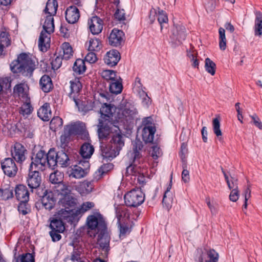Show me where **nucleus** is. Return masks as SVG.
<instances>
[{
	"label": "nucleus",
	"mask_w": 262,
	"mask_h": 262,
	"mask_svg": "<svg viewBox=\"0 0 262 262\" xmlns=\"http://www.w3.org/2000/svg\"><path fill=\"white\" fill-rule=\"evenodd\" d=\"M51 110L49 103H45L37 111V115L41 120L47 121L51 117Z\"/></svg>",
	"instance_id": "obj_28"
},
{
	"label": "nucleus",
	"mask_w": 262,
	"mask_h": 262,
	"mask_svg": "<svg viewBox=\"0 0 262 262\" xmlns=\"http://www.w3.org/2000/svg\"><path fill=\"white\" fill-rule=\"evenodd\" d=\"M23 101H25V102L20 107L19 113L24 117H27L32 113L33 108L30 104L29 98Z\"/></svg>",
	"instance_id": "obj_39"
},
{
	"label": "nucleus",
	"mask_w": 262,
	"mask_h": 262,
	"mask_svg": "<svg viewBox=\"0 0 262 262\" xmlns=\"http://www.w3.org/2000/svg\"><path fill=\"white\" fill-rule=\"evenodd\" d=\"M76 106L78 107L79 111L83 112V114L92 110L93 108V104L91 101L81 102V101L79 100L78 104L76 105Z\"/></svg>",
	"instance_id": "obj_47"
},
{
	"label": "nucleus",
	"mask_w": 262,
	"mask_h": 262,
	"mask_svg": "<svg viewBox=\"0 0 262 262\" xmlns=\"http://www.w3.org/2000/svg\"><path fill=\"white\" fill-rule=\"evenodd\" d=\"M172 194L168 192H165L163 196L162 203L167 208L171 206L172 202Z\"/></svg>",
	"instance_id": "obj_56"
},
{
	"label": "nucleus",
	"mask_w": 262,
	"mask_h": 262,
	"mask_svg": "<svg viewBox=\"0 0 262 262\" xmlns=\"http://www.w3.org/2000/svg\"><path fill=\"white\" fill-rule=\"evenodd\" d=\"M124 145L123 136L117 133L113 135L109 144L105 146H101L102 156L104 159L111 160L119 155Z\"/></svg>",
	"instance_id": "obj_3"
},
{
	"label": "nucleus",
	"mask_w": 262,
	"mask_h": 262,
	"mask_svg": "<svg viewBox=\"0 0 262 262\" xmlns=\"http://www.w3.org/2000/svg\"><path fill=\"white\" fill-rule=\"evenodd\" d=\"M124 199L126 206L135 207L142 204L144 195L141 189L137 188L127 192L125 194Z\"/></svg>",
	"instance_id": "obj_8"
},
{
	"label": "nucleus",
	"mask_w": 262,
	"mask_h": 262,
	"mask_svg": "<svg viewBox=\"0 0 262 262\" xmlns=\"http://www.w3.org/2000/svg\"><path fill=\"white\" fill-rule=\"evenodd\" d=\"M206 202L207 204L208 207L210 209V210L212 214H215L218 211V204L215 202H211L209 198H207L206 199Z\"/></svg>",
	"instance_id": "obj_61"
},
{
	"label": "nucleus",
	"mask_w": 262,
	"mask_h": 262,
	"mask_svg": "<svg viewBox=\"0 0 262 262\" xmlns=\"http://www.w3.org/2000/svg\"><path fill=\"white\" fill-rule=\"evenodd\" d=\"M222 171L224 174L225 180L226 181L229 189L230 190H231L233 189L238 188L237 179L236 178L232 176H231L229 178L223 168H222Z\"/></svg>",
	"instance_id": "obj_42"
},
{
	"label": "nucleus",
	"mask_w": 262,
	"mask_h": 262,
	"mask_svg": "<svg viewBox=\"0 0 262 262\" xmlns=\"http://www.w3.org/2000/svg\"><path fill=\"white\" fill-rule=\"evenodd\" d=\"M94 151V148L91 144L85 143L81 147L80 154L84 159H89L91 157Z\"/></svg>",
	"instance_id": "obj_35"
},
{
	"label": "nucleus",
	"mask_w": 262,
	"mask_h": 262,
	"mask_svg": "<svg viewBox=\"0 0 262 262\" xmlns=\"http://www.w3.org/2000/svg\"><path fill=\"white\" fill-rule=\"evenodd\" d=\"M158 20L161 25V30H163L164 24H167L168 17L163 10H159L158 12Z\"/></svg>",
	"instance_id": "obj_55"
},
{
	"label": "nucleus",
	"mask_w": 262,
	"mask_h": 262,
	"mask_svg": "<svg viewBox=\"0 0 262 262\" xmlns=\"http://www.w3.org/2000/svg\"><path fill=\"white\" fill-rule=\"evenodd\" d=\"M18 210L23 215L28 214L30 211V206L28 204V202H20L18 206Z\"/></svg>",
	"instance_id": "obj_57"
},
{
	"label": "nucleus",
	"mask_w": 262,
	"mask_h": 262,
	"mask_svg": "<svg viewBox=\"0 0 262 262\" xmlns=\"http://www.w3.org/2000/svg\"><path fill=\"white\" fill-rule=\"evenodd\" d=\"M70 92L69 96L70 98L73 100L76 105H78L79 93L82 88V85L78 79H75L70 81Z\"/></svg>",
	"instance_id": "obj_15"
},
{
	"label": "nucleus",
	"mask_w": 262,
	"mask_h": 262,
	"mask_svg": "<svg viewBox=\"0 0 262 262\" xmlns=\"http://www.w3.org/2000/svg\"><path fill=\"white\" fill-rule=\"evenodd\" d=\"M89 167V163L88 161L80 162L79 165H75L72 168L71 176L76 179H80L84 177L88 172V167Z\"/></svg>",
	"instance_id": "obj_16"
},
{
	"label": "nucleus",
	"mask_w": 262,
	"mask_h": 262,
	"mask_svg": "<svg viewBox=\"0 0 262 262\" xmlns=\"http://www.w3.org/2000/svg\"><path fill=\"white\" fill-rule=\"evenodd\" d=\"M88 24L93 34L100 33L103 28V21L97 16H93L89 20Z\"/></svg>",
	"instance_id": "obj_23"
},
{
	"label": "nucleus",
	"mask_w": 262,
	"mask_h": 262,
	"mask_svg": "<svg viewBox=\"0 0 262 262\" xmlns=\"http://www.w3.org/2000/svg\"><path fill=\"white\" fill-rule=\"evenodd\" d=\"M94 206V204L92 202H87L83 203L79 208L75 209L76 215L83 214L92 208Z\"/></svg>",
	"instance_id": "obj_53"
},
{
	"label": "nucleus",
	"mask_w": 262,
	"mask_h": 262,
	"mask_svg": "<svg viewBox=\"0 0 262 262\" xmlns=\"http://www.w3.org/2000/svg\"><path fill=\"white\" fill-rule=\"evenodd\" d=\"M73 70L76 74H83L86 70L84 60L81 59H77L74 63Z\"/></svg>",
	"instance_id": "obj_38"
},
{
	"label": "nucleus",
	"mask_w": 262,
	"mask_h": 262,
	"mask_svg": "<svg viewBox=\"0 0 262 262\" xmlns=\"http://www.w3.org/2000/svg\"><path fill=\"white\" fill-rule=\"evenodd\" d=\"M213 129L214 134L217 137L222 136V133L220 129V122L217 118H214L213 120Z\"/></svg>",
	"instance_id": "obj_62"
},
{
	"label": "nucleus",
	"mask_w": 262,
	"mask_h": 262,
	"mask_svg": "<svg viewBox=\"0 0 262 262\" xmlns=\"http://www.w3.org/2000/svg\"><path fill=\"white\" fill-rule=\"evenodd\" d=\"M62 59V57L60 56H55V57L52 59L51 64L52 65V68L54 70H57L61 67Z\"/></svg>",
	"instance_id": "obj_63"
},
{
	"label": "nucleus",
	"mask_w": 262,
	"mask_h": 262,
	"mask_svg": "<svg viewBox=\"0 0 262 262\" xmlns=\"http://www.w3.org/2000/svg\"><path fill=\"white\" fill-rule=\"evenodd\" d=\"M72 135H78L80 138L84 140L88 139L89 134L86 130L84 123L77 122L74 124L65 126Z\"/></svg>",
	"instance_id": "obj_11"
},
{
	"label": "nucleus",
	"mask_w": 262,
	"mask_h": 262,
	"mask_svg": "<svg viewBox=\"0 0 262 262\" xmlns=\"http://www.w3.org/2000/svg\"><path fill=\"white\" fill-rule=\"evenodd\" d=\"M73 135L67 128L66 126L64 127V130L62 135L60 137V146L64 148L68 146V143L71 140Z\"/></svg>",
	"instance_id": "obj_41"
},
{
	"label": "nucleus",
	"mask_w": 262,
	"mask_h": 262,
	"mask_svg": "<svg viewBox=\"0 0 262 262\" xmlns=\"http://www.w3.org/2000/svg\"><path fill=\"white\" fill-rule=\"evenodd\" d=\"M205 68L206 71L211 75L213 76L215 74L216 64L209 58L205 59Z\"/></svg>",
	"instance_id": "obj_51"
},
{
	"label": "nucleus",
	"mask_w": 262,
	"mask_h": 262,
	"mask_svg": "<svg viewBox=\"0 0 262 262\" xmlns=\"http://www.w3.org/2000/svg\"><path fill=\"white\" fill-rule=\"evenodd\" d=\"M113 126L111 122L107 119L104 121H100L98 125V134L100 139L106 138L112 132V126Z\"/></svg>",
	"instance_id": "obj_17"
},
{
	"label": "nucleus",
	"mask_w": 262,
	"mask_h": 262,
	"mask_svg": "<svg viewBox=\"0 0 262 262\" xmlns=\"http://www.w3.org/2000/svg\"><path fill=\"white\" fill-rule=\"evenodd\" d=\"M146 120L144 121L145 126L142 129V136L143 140L144 142H151L153 141L154 135L156 132V128L152 123H148L146 122Z\"/></svg>",
	"instance_id": "obj_20"
},
{
	"label": "nucleus",
	"mask_w": 262,
	"mask_h": 262,
	"mask_svg": "<svg viewBox=\"0 0 262 262\" xmlns=\"http://www.w3.org/2000/svg\"><path fill=\"white\" fill-rule=\"evenodd\" d=\"M15 195L19 202H28L29 193L27 187L23 185H18L15 189Z\"/></svg>",
	"instance_id": "obj_25"
},
{
	"label": "nucleus",
	"mask_w": 262,
	"mask_h": 262,
	"mask_svg": "<svg viewBox=\"0 0 262 262\" xmlns=\"http://www.w3.org/2000/svg\"><path fill=\"white\" fill-rule=\"evenodd\" d=\"M46 153L40 150L32 159V162L30 166V170H33V166L37 170H43L47 167Z\"/></svg>",
	"instance_id": "obj_10"
},
{
	"label": "nucleus",
	"mask_w": 262,
	"mask_h": 262,
	"mask_svg": "<svg viewBox=\"0 0 262 262\" xmlns=\"http://www.w3.org/2000/svg\"><path fill=\"white\" fill-rule=\"evenodd\" d=\"M124 33L120 30L113 29L108 37L109 44L112 46L119 47L123 42Z\"/></svg>",
	"instance_id": "obj_14"
},
{
	"label": "nucleus",
	"mask_w": 262,
	"mask_h": 262,
	"mask_svg": "<svg viewBox=\"0 0 262 262\" xmlns=\"http://www.w3.org/2000/svg\"><path fill=\"white\" fill-rule=\"evenodd\" d=\"M26 152L25 147L19 143H15L11 147V156L17 162L21 163L25 160Z\"/></svg>",
	"instance_id": "obj_13"
},
{
	"label": "nucleus",
	"mask_w": 262,
	"mask_h": 262,
	"mask_svg": "<svg viewBox=\"0 0 262 262\" xmlns=\"http://www.w3.org/2000/svg\"><path fill=\"white\" fill-rule=\"evenodd\" d=\"M41 181V176L37 170H30L27 179L28 186L31 189L38 188Z\"/></svg>",
	"instance_id": "obj_19"
},
{
	"label": "nucleus",
	"mask_w": 262,
	"mask_h": 262,
	"mask_svg": "<svg viewBox=\"0 0 262 262\" xmlns=\"http://www.w3.org/2000/svg\"><path fill=\"white\" fill-rule=\"evenodd\" d=\"M87 234L95 237L98 233L104 232L107 229L106 224L103 216L98 212H93L88 216L86 220Z\"/></svg>",
	"instance_id": "obj_2"
},
{
	"label": "nucleus",
	"mask_w": 262,
	"mask_h": 262,
	"mask_svg": "<svg viewBox=\"0 0 262 262\" xmlns=\"http://www.w3.org/2000/svg\"><path fill=\"white\" fill-rule=\"evenodd\" d=\"M219 33V46L221 50L224 51L226 48L227 40L225 36V30L223 28H220Z\"/></svg>",
	"instance_id": "obj_50"
},
{
	"label": "nucleus",
	"mask_w": 262,
	"mask_h": 262,
	"mask_svg": "<svg viewBox=\"0 0 262 262\" xmlns=\"http://www.w3.org/2000/svg\"><path fill=\"white\" fill-rule=\"evenodd\" d=\"M137 114V110L126 100L122 101L115 108V118L118 120V122H122L124 124L130 122L136 118Z\"/></svg>",
	"instance_id": "obj_6"
},
{
	"label": "nucleus",
	"mask_w": 262,
	"mask_h": 262,
	"mask_svg": "<svg viewBox=\"0 0 262 262\" xmlns=\"http://www.w3.org/2000/svg\"><path fill=\"white\" fill-rule=\"evenodd\" d=\"M122 214H124V216H126V214L125 212V210L123 209H117L116 210V216L118 219V223L120 225V236L124 235L126 233H129L130 229L126 225H121L120 224V219L122 216Z\"/></svg>",
	"instance_id": "obj_30"
},
{
	"label": "nucleus",
	"mask_w": 262,
	"mask_h": 262,
	"mask_svg": "<svg viewBox=\"0 0 262 262\" xmlns=\"http://www.w3.org/2000/svg\"><path fill=\"white\" fill-rule=\"evenodd\" d=\"M101 75L104 79L106 80H110L111 82L119 77L117 75L115 71L111 70L102 71L101 73Z\"/></svg>",
	"instance_id": "obj_49"
},
{
	"label": "nucleus",
	"mask_w": 262,
	"mask_h": 262,
	"mask_svg": "<svg viewBox=\"0 0 262 262\" xmlns=\"http://www.w3.org/2000/svg\"><path fill=\"white\" fill-rule=\"evenodd\" d=\"M44 18L43 30L40 33L38 40V46L42 51H47L50 47V35L54 31L53 15H45Z\"/></svg>",
	"instance_id": "obj_5"
},
{
	"label": "nucleus",
	"mask_w": 262,
	"mask_h": 262,
	"mask_svg": "<svg viewBox=\"0 0 262 262\" xmlns=\"http://www.w3.org/2000/svg\"><path fill=\"white\" fill-rule=\"evenodd\" d=\"M88 50L89 51L98 52L102 48V45L99 39L94 37L91 38L86 43Z\"/></svg>",
	"instance_id": "obj_36"
},
{
	"label": "nucleus",
	"mask_w": 262,
	"mask_h": 262,
	"mask_svg": "<svg viewBox=\"0 0 262 262\" xmlns=\"http://www.w3.org/2000/svg\"><path fill=\"white\" fill-rule=\"evenodd\" d=\"M50 227L52 230L58 232H62L65 229L62 221L59 219L53 220L50 223Z\"/></svg>",
	"instance_id": "obj_46"
},
{
	"label": "nucleus",
	"mask_w": 262,
	"mask_h": 262,
	"mask_svg": "<svg viewBox=\"0 0 262 262\" xmlns=\"http://www.w3.org/2000/svg\"><path fill=\"white\" fill-rule=\"evenodd\" d=\"M142 147V143L140 140H136L133 142V151L128 155L129 157L133 159V164L126 169V171L129 174L136 176L137 173H139L136 166L142 161V158L140 154V150Z\"/></svg>",
	"instance_id": "obj_7"
},
{
	"label": "nucleus",
	"mask_w": 262,
	"mask_h": 262,
	"mask_svg": "<svg viewBox=\"0 0 262 262\" xmlns=\"http://www.w3.org/2000/svg\"><path fill=\"white\" fill-rule=\"evenodd\" d=\"M113 168V165L112 163H107L102 165L94 174V179L98 181L100 180L103 176L111 170Z\"/></svg>",
	"instance_id": "obj_32"
},
{
	"label": "nucleus",
	"mask_w": 262,
	"mask_h": 262,
	"mask_svg": "<svg viewBox=\"0 0 262 262\" xmlns=\"http://www.w3.org/2000/svg\"><path fill=\"white\" fill-rule=\"evenodd\" d=\"M121 58L119 52L116 50L108 51L104 57V62L108 66L113 67L117 65Z\"/></svg>",
	"instance_id": "obj_18"
},
{
	"label": "nucleus",
	"mask_w": 262,
	"mask_h": 262,
	"mask_svg": "<svg viewBox=\"0 0 262 262\" xmlns=\"http://www.w3.org/2000/svg\"><path fill=\"white\" fill-rule=\"evenodd\" d=\"M98 235L97 244L104 250L105 252H108L109 250V245L110 241V237L108 234L107 229L104 232H100L97 234Z\"/></svg>",
	"instance_id": "obj_21"
},
{
	"label": "nucleus",
	"mask_w": 262,
	"mask_h": 262,
	"mask_svg": "<svg viewBox=\"0 0 262 262\" xmlns=\"http://www.w3.org/2000/svg\"><path fill=\"white\" fill-rule=\"evenodd\" d=\"M62 50V58L65 60L69 59L73 54L71 46L68 42H64L61 46Z\"/></svg>",
	"instance_id": "obj_43"
},
{
	"label": "nucleus",
	"mask_w": 262,
	"mask_h": 262,
	"mask_svg": "<svg viewBox=\"0 0 262 262\" xmlns=\"http://www.w3.org/2000/svg\"><path fill=\"white\" fill-rule=\"evenodd\" d=\"M172 39L178 40L180 43L186 38V29L185 27L181 25H176L172 30Z\"/></svg>",
	"instance_id": "obj_24"
},
{
	"label": "nucleus",
	"mask_w": 262,
	"mask_h": 262,
	"mask_svg": "<svg viewBox=\"0 0 262 262\" xmlns=\"http://www.w3.org/2000/svg\"><path fill=\"white\" fill-rule=\"evenodd\" d=\"M151 150L150 151V154L151 156L154 159L156 160L159 157L161 156L162 155V151L158 146L157 145H153L151 147Z\"/></svg>",
	"instance_id": "obj_64"
},
{
	"label": "nucleus",
	"mask_w": 262,
	"mask_h": 262,
	"mask_svg": "<svg viewBox=\"0 0 262 262\" xmlns=\"http://www.w3.org/2000/svg\"><path fill=\"white\" fill-rule=\"evenodd\" d=\"M0 196L4 200H8L13 196V191L10 188L0 189Z\"/></svg>",
	"instance_id": "obj_59"
},
{
	"label": "nucleus",
	"mask_w": 262,
	"mask_h": 262,
	"mask_svg": "<svg viewBox=\"0 0 262 262\" xmlns=\"http://www.w3.org/2000/svg\"><path fill=\"white\" fill-rule=\"evenodd\" d=\"M39 84L41 90L45 93L49 92L53 87L51 78L46 75L42 76L40 79Z\"/></svg>",
	"instance_id": "obj_29"
},
{
	"label": "nucleus",
	"mask_w": 262,
	"mask_h": 262,
	"mask_svg": "<svg viewBox=\"0 0 262 262\" xmlns=\"http://www.w3.org/2000/svg\"><path fill=\"white\" fill-rule=\"evenodd\" d=\"M114 111L115 109L113 106L111 104L104 103L100 108V112L102 116H103L110 118L111 117L113 116Z\"/></svg>",
	"instance_id": "obj_40"
},
{
	"label": "nucleus",
	"mask_w": 262,
	"mask_h": 262,
	"mask_svg": "<svg viewBox=\"0 0 262 262\" xmlns=\"http://www.w3.org/2000/svg\"><path fill=\"white\" fill-rule=\"evenodd\" d=\"M57 217L61 220H66L69 218H72L74 215H76L75 209L67 208L64 207H59L56 213Z\"/></svg>",
	"instance_id": "obj_26"
},
{
	"label": "nucleus",
	"mask_w": 262,
	"mask_h": 262,
	"mask_svg": "<svg viewBox=\"0 0 262 262\" xmlns=\"http://www.w3.org/2000/svg\"><path fill=\"white\" fill-rule=\"evenodd\" d=\"M37 66V61L30 54L23 53L18 56L16 60L11 62L10 68L14 73H19L24 77L30 78Z\"/></svg>",
	"instance_id": "obj_1"
},
{
	"label": "nucleus",
	"mask_w": 262,
	"mask_h": 262,
	"mask_svg": "<svg viewBox=\"0 0 262 262\" xmlns=\"http://www.w3.org/2000/svg\"><path fill=\"white\" fill-rule=\"evenodd\" d=\"M35 259L33 255L31 253L23 254L18 257L16 262H34Z\"/></svg>",
	"instance_id": "obj_60"
},
{
	"label": "nucleus",
	"mask_w": 262,
	"mask_h": 262,
	"mask_svg": "<svg viewBox=\"0 0 262 262\" xmlns=\"http://www.w3.org/2000/svg\"><path fill=\"white\" fill-rule=\"evenodd\" d=\"M57 164H59L62 167H66L68 165L69 158L68 155L63 151L57 152Z\"/></svg>",
	"instance_id": "obj_48"
},
{
	"label": "nucleus",
	"mask_w": 262,
	"mask_h": 262,
	"mask_svg": "<svg viewBox=\"0 0 262 262\" xmlns=\"http://www.w3.org/2000/svg\"><path fill=\"white\" fill-rule=\"evenodd\" d=\"M28 86L25 83H20L16 84L13 89L14 93L18 95L23 100H27L28 98Z\"/></svg>",
	"instance_id": "obj_27"
},
{
	"label": "nucleus",
	"mask_w": 262,
	"mask_h": 262,
	"mask_svg": "<svg viewBox=\"0 0 262 262\" xmlns=\"http://www.w3.org/2000/svg\"><path fill=\"white\" fill-rule=\"evenodd\" d=\"M1 167L4 173L10 177H14L17 172V167L12 158H5L1 162Z\"/></svg>",
	"instance_id": "obj_12"
},
{
	"label": "nucleus",
	"mask_w": 262,
	"mask_h": 262,
	"mask_svg": "<svg viewBox=\"0 0 262 262\" xmlns=\"http://www.w3.org/2000/svg\"><path fill=\"white\" fill-rule=\"evenodd\" d=\"M196 53L191 50L187 51V56L189 57L191 65L193 68H199V62L195 56Z\"/></svg>",
	"instance_id": "obj_58"
},
{
	"label": "nucleus",
	"mask_w": 262,
	"mask_h": 262,
	"mask_svg": "<svg viewBox=\"0 0 262 262\" xmlns=\"http://www.w3.org/2000/svg\"><path fill=\"white\" fill-rule=\"evenodd\" d=\"M57 152L54 149H50L48 154H46L47 167L54 168L57 165Z\"/></svg>",
	"instance_id": "obj_31"
},
{
	"label": "nucleus",
	"mask_w": 262,
	"mask_h": 262,
	"mask_svg": "<svg viewBox=\"0 0 262 262\" xmlns=\"http://www.w3.org/2000/svg\"><path fill=\"white\" fill-rule=\"evenodd\" d=\"M63 124L62 119L59 117H54L50 122V127L51 129L56 131V129L61 127Z\"/></svg>",
	"instance_id": "obj_52"
},
{
	"label": "nucleus",
	"mask_w": 262,
	"mask_h": 262,
	"mask_svg": "<svg viewBox=\"0 0 262 262\" xmlns=\"http://www.w3.org/2000/svg\"><path fill=\"white\" fill-rule=\"evenodd\" d=\"M262 14L260 12H256L255 21V35L260 36L262 32Z\"/></svg>",
	"instance_id": "obj_45"
},
{
	"label": "nucleus",
	"mask_w": 262,
	"mask_h": 262,
	"mask_svg": "<svg viewBox=\"0 0 262 262\" xmlns=\"http://www.w3.org/2000/svg\"><path fill=\"white\" fill-rule=\"evenodd\" d=\"M57 8L58 3L56 0H48L44 10L45 15H55Z\"/></svg>",
	"instance_id": "obj_34"
},
{
	"label": "nucleus",
	"mask_w": 262,
	"mask_h": 262,
	"mask_svg": "<svg viewBox=\"0 0 262 262\" xmlns=\"http://www.w3.org/2000/svg\"><path fill=\"white\" fill-rule=\"evenodd\" d=\"M72 246H73V250L71 254V259L73 262H81V256L83 252L82 247L77 245L74 246L72 244Z\"/></svg>",
	"instance_id": "obj_37"
},
{
	"label": "nucleus",
	"mask_w": 262,
	"mask_h": 262,
	"mask_svg": "<svg viewBox=\"0 0 262 262\" xmlns=\"http://www.w3.org/2000/svg\"><path fill=\"white\" fill-rule=\"evenodd\" d=\"M109 88L112 93L115 94L121 93L123 88L122 79L121 77L119 76L117 78V79L112 81L110 84Z\"/></svg>",
	"instance_id": "obj_33"
},
{
	"label": "nucleus",
	"mask_w": 262,
	"mask_h": 262,
	"mask_svg": "<svg viewBox=\"0 0 262 262\" xmlns=\"http://www.w3.org/2000/svg\"><path fill=\"white\" fill-rule=\"evenodd\" d=\"M63 178V174L58 171H56L50 174L49 177V181L53 184H57L58 186L59 184H64L61 183Z\"/></svg>",
	"instance_id": "obj_44"
},
{
	"label": "nucleus",
	"mask_w": 262,
	"mask_h": 262,
	"mask_svg": "<svg viewBox=\"0 0 262 262\" xmlns=\"http://www.w3.org/2000/svg\"><path fill=\"white\" fill-rule=\"evenodd\" d=\"M199 262H217L219 254L214 249L200 248L197 249Z\"/></svg>",
	"instance_id": "obj_9"
},
{
	"label": "nucleus",
	"mask_w": 262,
	"mask_h": 262,
	"mask_svg": "<svg viewBox=\"0 0 262 262\" xmlns=\"http://www.w3.org/2000/svg\"><path fill=\"white\" fill-rule=\"evenodd\" d=\"M70 187L66 184L55 186L54 192L59 196L58 206L59 207L74 209L76 204V199L71 193Z\"/></svg>",
	"instance_id": "obj_4"
},
{
	"label": "nucleus",
	"mask_w": 262,
	"mask_h": 262,
	"mask_svg": "<svg viewBox=\"0 0 262 262\" xmlns=\"http://www.w3.org/2000/svg\"><path fill=\"white\" fill-rule=\"evenodd\" d=\"M66 19L70 24H75L80 17L78 9L75 6H70L67 9L65 13Z\"/></svg>",
	"instance_id": "obj_22"
},
{
	"label": "nucleus",
	"mask_w": 262,
	"mask_h": 262,
	"mask_svg": "<svg viewBox=\"0 0 262 262\" xmlns=\"http://www.w3.org/2000/svg\"><path fill=\"white\" fill-rule=\"evenodd\" d=\"M0 43L4 47H8L10 45V39L9 34L6 29H4L0 34Z\"/></svg>",
	"instance_id": "obj_54"
}]
</instances>
